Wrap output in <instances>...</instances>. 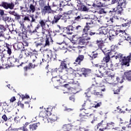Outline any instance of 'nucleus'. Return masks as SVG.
I'll list each match as a JSON object with an SVG mask.
<instances>
[{"label": "nucleus", "instance_id": "nucleus-1", "mask_svg": "<svg viewBox=\"0 0 131 131\" xmlns=\"http://www.w3.org/2000/svg\"><path fill=\"white\" fill-rule=\"evenodd\" d=\"M83 29L81 26L74 24L68 26L67 27H60L61 31L63 33L68 34V35H72L75 32L77 33L82 32V34H83Z\"/></svg>", "mask_w": 131, "mask_h": 131}, {"label": "nucleus", "instance_id": "nucleus-2", "mask_svg": "<svg viewBox=\"0 0 131 131\" xmlns=\"http://www.w3.org/2000/svg\"><path fill=\"white\" fill-rule=\"evenodd\" d=\"M97 83L94 81V83H92L90 88L86 90V92H90L91 94L98 97L102 98L103 96V93L102 92H105V88L102 89L99 86H97Z\"/></svg>", "mask_w": 131, "mask_h": 131}, {"label": "nucleus", "instance_id": "nucleus-3", "mask_svg": "<svg viewBox=\"0 0 131 131\" xmlns=\"http://www.w3.org/2000/svg\"><path fill=\"white\" fill-rule=\"evenodd\" d=\"M53 38H45V37H38L35 38L36 47L38 48L42 46V47H49L51 45L53 44Z\"/></svg>", "mask_w": 131, "mask_h": 131}, {"label": "nucleus", "instance_id": "nucleus-4", "mask_svg": "<svg viewBox=\"0 0 131 131\" xmlns=\"http://www.w3.org/2000/svg\"><path fill=\"white\" fill-rule=\"evenodd\" d=\"M122 56L123 55L122 54H115V55H112L111 57H115L116 59H119V60H122V63L124 66L129 67L130 66L129 63L130 62L131 53L127 57H122Z\"/></svg>", "mask_w": 131, "mask_h": 131}, {"label": "nucleus", "instance_id": "nucleus-5", "mask_svg": "<svg viewBox=\"0 0 131 131\" xmlns=\"http://www.w3.org/2000/svg\"><path fill=\"white\" fill-rule=\"evenodd\" d=\"M43 62L49 63L50 61H55L57 60V54L52 50H49L48 54L44 56L43 59H42Z\"/></svg>", "mask_w": 131, "mask_h": 131}, {"label": "nucleus", "instance_id": "nucleus-6", "mask_svg": "<svg viewBox=\"0 0 131 131\" xmlns=\"http://www.w3.org/2000/svg\"><path fill=\"white\" fill-rule=\"evenodd\" d=\"M48 22V20L41 19L38 21V24L35 27V29H34V30H32V29H31V28H29V29H28V31H29V32H30V33H35L37 32V30L39 29V28H42V29H45V27L47 25V23Z\"/></svg>", "mask_w": 131, "mask_h": 131}, {"label": "nucleus", "instance_id": "nucleus-7", "mask_svg": "<svg viewBox=\"0 0 131 131\" xmlns=\"http://www.w3.org/2000/svg\"><path fill=\"white\" fill-rule=\"evenodd\" d=\"M116 79L117 80V81L120 83H122L124 80L131 82V70L126 71L124 72L122 77H117Z\"/></svg>", "mask_w": 131, "mask_h": 131}, {"label": "nucleus", "instance_id": "nucleus-8", "mask_svg": "<svg viewBox=\"0 0 131 131\" xmlns=\"http://www.w3.org/2000/svg\"><path fill=\"white\" fill-rule=\"evenodd\" d=\"M126 6H122V5H117V7H116V9L114 8L113 9V11H111L112 12V14L114 15V17H116V19H118V17L117 15H122V13L123 12V9L126 8Z\"/></svg>", "mask_w": 131, "mask_h": 131}, {"label": "nucleus", "instance_id": "nucleus-9", "mask_svg": "<svg viewBox=\"0 0 131 131\" xmlns=\"http://www.w3.org/2000/svg\"><path fill=\"white\" fill-rule=\"evenodd\" d=\"M9 60L10 61V62L11 63V67H22V65L25 64L27 62H28V60H27L25 62H21V64H18L19 63V62H20V60H19V59H17V58H15L14 56H12L11 57H10L9 58Z\"/></svg>", "mask_w": 131, "mask_h": 131}, {"label": "nucleus", "instance_id": "nucleus-10", "mask_svg": "<svg viewBox=\"0 0 131 131\" xmlns=\"http://www.w3.org/2000/svg\"><path fill=\"white\" fill-rule=\"evenodd\" d=\"M91 40V37L88 36V33H84L82 34V37L80 38L79 40V45H86L89 43V40Z\"/></svg>", "mask_w": 131, "mask_h": 131}, {"label": "nucleus", "instance_id": "nucleus-11", "mask_svg": "<svg viewBox=\"0 0 131 131\" xmlns=\"http://www.w3.org/2000/svg\"><path fill=\"white\" fill-rule=\"evenodd\" d=\"M108 33V29L107 27H102L99 33V35H101L100 39L102 40H105L107 39V36H106Z\"/></svg>", "mask_w": 131, "mask_h": 131}, {"label": "nucleus", "instance_id": "nucleus-12", "mask_svg": "<svg viewBox=\"0 0 131 131\" xmlns=\"http://www.w3.org/2000/svg\"><path fill=\"white\" fill-rule=\"evenodd\" d=\"M0 7H2L6 10H13L15 7V4H14L13 2L7 3L2 2V4L0 5Z\"/></svg>", "mask_w": 131, "mask_h": 131}, {"label": "nucleus", "instance_id": "nucleus-13", "mask_svg": "<svg viewBox=\"0 0 131 131\" xmlns=\"http://www.w3.org/2000/svg\"><path fill=\"white\" fill-rule=\"evenodd\" d=\"M87 117H88V116L83 115V114H80V115L78 117L77 120H76V121L74 122V126H79L80 124V123L78 122V121L84 122L86 120Z\"/></svg>", "mask_w": 131, "mask_h": 131}, {"label": "nucleus", "instance_id": "nucleus-14", "mask_svg": "<svg viewBox=\"0 0 131 131\" xmlns=\"http://www.w3.org/2000/svg\"><path fill=\"white\" fill-rule=\"evenodd\" d=\"M41 63L42 62L40 60L36 61V63L34 64H33L32 63H29L28 66L24 67V71H25V72H27L29 70L34 69L35 67L40 66Z\"/></svg>", "mask_w": 131, "mask_h": 131}, {"label": "nucleus", "instance_id": "nucleus-15", "mask_svg": "<svg viewBox=\"0 0 131 131\" xmlns=\"http://www.w3.org/2000/svg\"><path fill=\"white\" fill-rule=\"evenodd\" d=\"M62 70L61 68H56L52 70L51 74L53 76V79L56 78L57 76L61 77V73L62 72Z\"/></svg>", "mask_w": 131, "mask_h": 131}, {"label": "nucleus", "instance_id": "nucleus-16", "mask_svg": "<svg viewBox=\"0 0 131 131\" xmlns=\"http://www.w3.org/2000/svg\"><path fill=\"white\" fill-rule=\"evenodd\" d=\"M93 25H94V21L91 19L89 20L86 23V25L84 26V29H83V33H88V31L93 27Z\"/></svg>", "mask_w": 131, "mask_h": 131}, {"label": "nucleus", "instance_id": "nucleus-17", "mask_svg": "<svg viewBox=\"0 0 131 131\" xmlns=\"http://www.w3.org/2000/svg\"><path fill=\"white\" fill-rule=\"evenodd\" d=\"M52 110L50 108H47L46 112L41 111L39 113V117L45 118L46 116H50L52 115Z\"/></svg>", "mask_w": 131, "mask_h": 131}, {"label": "nucleus", "instance_id": "nucleus-18", "mask_svg": "<svg viewBox=\"0 0 131 131\" xmlns=\"http://www.w3.org/2000/svg\"><path fill=\"white\" fill-rule=\"evenodd\" d=\"M41 34H42V37H40V38H52V37L51 36L50 31H49L48 29H42Z\"/></svg>", "mask_w": 131, "mask_h": 131}, {"label": "nucleus", "instance_id": "nucleus-19", "mask_svg": "<svg viewBox=\"0 0 131 131\" xmlns=\"http://www.w3.org/2000/svg\"><path fill=\"white\" fill-rule=\"evenodd\" d=\"M70 64V61L69 60L65 59L61 61V64H60V68L61 70H64L69 69L68 66Z\"/></svg>", "mask_w": 131, "mask_h": 131}, {"label": "nucleus", "instance_id": "nucleus-20", "mask_svg": "<svg viewBox=\"0 0 131 131\" xmlns=\"http://www.w3.org/2000/svg\"><path fill=\"white\" fill-rule=\"evenodd\" d=\"M30 16H32L31 15H23V16L24 17V18L22 19V20L19 21V24H20V26H21L22 28H24L25 26H24V23L26 21H30Z\"/></svg>", "mask_w": 131, "mask_h": 131}, {"label": "nucleus", "instance_id": "nucleus-21", "mask_svg": "<svg viewBox=\"0 0 131 131\" xmlns=\"http://www.w3.org/2000/svg\"><path fill=\"white\" fill-rule=\"evenodd\" d=\"M106 67H103L102 66L100 67V68H99V72L100 73V75L98 76L99 77L102 78V77H103L104 75H107L108 72H107Z\"/></svg>", "mask_w": 131, "mask_h": 131}, {"label": "nucleus", "instance_id": "nucleus-22", "mask_svg": "<svg viewBox=\"0 0 131 131\" xmlns=\"http://www.w3.org/2000/svg\"><path fill=\"white\" fill-rule=\"evenodd\" d=\"M117 3V6H122L126 5V0H112L111 4L114 5Z\"/></svg>", "mask_w": 131, "mask_h": 131}, {"label": "nucleus", "instance_id": "nucleus-23", "mask_svg": "<svg viewBox=\"0 0 131 131\" xmlns=\"http://www.w3.org/2000/svg\"><path fill=\"white\" fill-rule=\"evenodd\" d=\"M105 39H101V40H96V45L98 46V48H99V49L103 50V49H104V41H105Z\"/></svg>", "mask_w": 131, "mask_h": 131}, {"label": "nucleus", "instance_id": "nucleus-24", "mask_svg": "<svg viewBox=\"0 0 131 131\" xmlns=\"http://www.w3.org/2000/svg\"><path fill=\"white\" fill-rule=\"evenodd\" d=\"M117 34L120 37L122 38V39H120V42H123V41L126 39V36L124 35H127V34L124 30H119L118 31Z\"/></svg>", "mask_w": 131, "mask_h": 131}, {"label": "nucleus", "instance_id": "nucleus-25", "mask_svg": "<svg viewBox=\"0 0 131 131\" xmlns=\"http://www.w3.org/2000/svg\"><path fill=\"white\" fill-rule=\"evenodd\" d=\"M59 77H60V79H56V81H57V82H58L59 85H62V84L66 83V80L68 79L66 75H63V76H59Z\"/></svg>", "mask_w": 131, "mask_h": 131}, {"label": "nucleus", "instance_id": "nucleus-26", "mask_svg": "<svg viewBox=\"0 0 131 131\" xmlns=\"http://www.w3.org/2000/svg\"><path fill=\"white\" fill-rule=\"evenodd\" d=\"M57 16H60V19L63 20V22L66 23L68 19L69 18V16L65 12H63L62 14L59 13V14L56 15Z\"/></svg>", "mask_w": 131, "mask_h": 131}, {"label": "nucleus", "instance_id": "nucleus-27", "mask_svg": "<svg viewBox=\"0 0 131 131\" xmlns=\"http://www.w3.org/2000/svg\"><path fill=\"white\" fill-rule=\"evenodd\" d=\"M81 73L82 75H84V77H87L91 75V70L90 69L82 68Z\"/></svg>", "mask_w": 131, "mask_h": 131}, {"label": "nucleus", "instance_id": "nucleus-28", "mask_svg": "<svg viewBox=\"0 0 131 131\" xmlns=\"http://www.w3.org/2000/svg\"><path fill=\"white\" fill-rule=\"evenodd\" d=\"M77 10L80 12H88L89 9L87 7L83 4H80L77 5Z\"/></svg>", "mask_w": 131, "mask_h": 131}, {"label": "nucleus", "instance_id": "nucleus-29", "mask_svg": "<svg viewBox=\"0 0 131 131\" xmlns=\"http://www.w3.org/2000/svg\"><path fill=\"white\" fill-rule=\"evenodd\" d=\"M114 79H115L114 76L108 75L107 78H105V81L107 83L112 84L114 82Z\"/></svg>", "mask_w": 131, "mask_h": 131}, {"label": "nucleus", "instance_id": "nucleus-30", "mask_svg": "<svg viewBox=\"0 0 131 131\" xmlns=\"http://www.w3.org/2000/svg\"><path fill=\"white\" fill-rule=\"evenodd\" d=\"M42 9V12L44 14L46 13H52V9H51V7L50 6H43Z\"/></svg>", "mask_w": 131, "mask_h": 131}, {"label": "nucleus", "instance_id": "nucleus-31", "mask_svg": "<svg viewBox=\"0 0 131 131\" xmlns=\"http://www.w3.org/2000/svg\"><path fill=\"white\" fill-rule=\"evenodd\" d=\"M92 6L94 8H101L105 7V4L102 3L101 2L97 1L96 4L94 3L93 4Z\"/></svg>", "mask_w": 131, "mask_h": 131}, {"label": "nucleus", "instance_id": "nucleus-32", "mask_svg": "<svg viewBox=\"0 0 131 131\" xmlns=\"http://www.w3.org/2000/svg\"><path fill=\"white\" fill-rule=\"evenodd\" d=\"M120 90L121 88H118L117 86L114 88V94L118 95V99H120Z\"/></svg>", "mask_w": 131, "mask_h": 131}, {"label": "nucleus", "instance_id": "nucleus-33", "mask_svg": "<svg viewBox=\"0 0 131 131\" xmlns=\"http://www.w3.org/2000/svg\"><path fill=\"white\" fill-rule=\"evenodd\" d=\"M5 47L6 48V49H5L4 51H7V54L11 55L12 54L11 49L12 48L11 45L7 43H6V46H5Z\"/></svg>", "mask_w": 131, "mask_h": 131}, {"label": "nucleus", "instance_id": "nucleus-34", "mask_svg": "<svg viewBox=\"0 0 131 131\" xmlns=\"http://www.w3.org/2000/svg\"><path fill=\"white\" fill-rule=\"evenodd\" d=\"M113 67V64L112 62H109L108 64L107 63H103V64H101V65H99V64H94V67L96 68H100L101 67Z\"/></svg>", "mask_w": 131, "mask_h": 131}, {"label": "nucleus", "instance_id": "nucleus-35", "mask_svg": "<svg viewBox=\"0 0 131 131\" xmlns=\"http://www.w3.org/2000/svg\"><path fill=\"white\" fill-rule=\"evenodd\" d=\"M84 56L83 55H79L77 58H76V60L75 61L76 63H78V64L80 65V63L84 60Z\"/></svg>", "mask_w": 131, "mask_h": 131}, {"label": "nucleus", "instance_id": "nucleus-36", "mask_svg": "<svg viewBox=\"0 0 131 131\" xmlns=\"http://www.w3.org/2000/svg\"><path fill=\"white\" fill-rule=\"evenodd\" d=\"M118 35V33L115 31H111L109 32V39L111 40L114 38V37Z\"/></svg>", "mask_w": 131, "mask_h": 131}, {"label": "nucleus", "instance_id": "nucleus-37", "mask_svg": "<svg viewBox=\"0 0 131 131\" xmlns=\"http://www.w3.org/2000/svg\"><path fill=\"white\" fill-rule=\"evenodd\" d=\"M39 123H35L34 124H30V129L31 131H34L36 130L37 127H38V126L39 125Z\"/></svg>", "mask_w": 131, "mask_h": 131}, {"label": "nucleus", "instance_id": "nucleus-38", "mask_svg": "<svg viewBox=\"0 0 131 131\" xmlns=\"http://www.w3.org/2000/svg\"><path fill=\"white\" fill-rule=\"evenodd\" d=\"M58 118L57 116V115H53L52 116L48 118V120L50 121V122L53 123L54 122H55V121H57Z\"/></svg>", "mask_w": 131, "mask_h": 131}, {"label": "nucleus", "instance_id": "nucleus-39", "mask_svg": "<svg viewBox=\"0 0 131 131\" xmlns=\"http://www.w3.org/2000/svg\"><path fill=\"white\" fill-rule=\"evenodd\" d=\"M62 129L64 131H70L72 129V125L70 124H64L62 126Z\"/></svg>", "mask_w": 131, "mask_h": 131}, {"label": "nucleus", "instance_id": "nucleus-40", "mask_svg": "<svg viewBox=\"0 0 131 131\" xmlns=\"http://www.w3.org/2000/svg\"><path fill=\"white\" fill-rule=\"evenodd\" d=\"M79 74H69L68 76H67V79L68 80H73Z\"/></svg>", "mask_w": 131, "mask_h": 131}, {"label": "nucleus", "instance_id": "nucleus-41", "mask_svg": "<svg viewBox=\"0 0 131 131\" xmlns=\"http://www.w3.org/2000/svg\"><path fill=\"white\" fill-rule=\"evenodd\" d=\"M60 19V16L55 15L54 17L53 18V21H51L52 24H55L58 23V21Z\"/></svg>", "mask_w": 131, "mask_h": 131}, {"label": "nucleus", "instance_id": "nucleus-42", "mask_svg": "<svg viewBox=\"0 0 131 131\" xmlns=\"http://www.w3.org/2000/svg\"><path fill=\"white\" fill-rule=\"evenodd\" d=\"M110 56L108 55L105 56L104 57H103V60H102V63L105 62L104 63H107L110 62Z\"/></svg>", "mask_w": 131, "mask_h": 131}, {"label": "nucleus", "instance_id": "nucleus-43", "mask_svg": "<svg viewBox=\"0 0 131 131\" xmlns=\"http://www.w3.org/2000/svg\"><path fill=\"white\" fill-rule=\"evenodd\" d=\"M91 101H89L88 100H86V101H84V103L82 104V110H84L85 107H88L89 105H90V102Z\"/></svg>", "mask_w": 131, "mask_h": 131}, {"label": "nucleus", "instance_id": "nucleus-44", "mask_svg": "<svg viewBox=\"0 0 131 131\" xmlns=\"http://www.w3.org/2000/svg\"><path fill=\"white\" fill-rule=\"evenodd\" d=\"M27 12H32V13H33L34 12H35V6L33 4H30V10H28Z\"/></svg>", "mask_w": 131, "mask_h": 131}, {"label": "nucleus", "instance_id": "nucleus-45", "mask_svg": "<svg viewBox=\"0 0 131 131\" xmlns=\"http://www.w3.org/2000/svg\"><path fill=\"white\" fill-rule=\"evenodd\" d=\"M64 70H66V71L68 72V74H76L75 73V70L72 68L64 69Z\"/></svg>", "mask_w": 131, "mask_h": 131}, {"label": "nucleus", "instance_id": "nucleus-46", "mask_svg": "<svg viewBox=\"0 0 131 131\" xmlns=\"http://www.w3.org/2000/svg\"><path fill=\"white\" fill-rule=\"evenodd\" d=\"M27 33L26 31H23L21 33H19V36H21L22 37V39H25L27 37Z\"/></svg>", "mask_w": 131, "mask_h": 131}, {"label": "nucleus", "instance_id": "nucleus-47", "mask_svg": "<svg viewBox=\"0 0 131 131\" xmlns=\"http://www.w3.org/2000/svg\"><path fill=\"white\" fill-rule=\"evenodd\" d=\"M98 55H99V54H98V53H96L95 52H93L92 54H91V55H90V57H91L92 60H94L95 58L98 57Z\"/></svg>", "mask_w": 131, "mask_h": 131}, {"label": "nucleus", "instance_id": "nucleus-48", "mask_svg": "<svg viewBox=\"0 0 131 131\" xmlns=\"http://www.w3.org/2000/svg\"><path fill=\"white\" fill-rule=\"evenodd\" d=\"M115 17H116V16H114V17L107 19V24L109 25H112L114 23V18Z\"/></svg>", "mask_w": 131, "mask_h": 131}, {"label": "nucleus", "instance_id": "nucleus-49", "mask_svg": "<svg viewBox=\"0 0 131 131\" xmlns=\"http://www.w3.org/2000/svg\"><path fill=\"white\" fill-rule=\"evenodd\" d=\"M4 31H1L0 32V37H4L6 39H9L11 37H10L9 34H7V37L5 36V34L4 33Z\"/></svg>", "mask_w": 131, "mask_h": 131}, {"label": "nucleus", "instance_id": "nucleus-50", "mask_svg": "<svg viewBox=\"0 0 131 131\" xmlns=\"http://www.w3.org/2000/svg\"><path fill=\"white\" fill-rule=\"evenodd\" d=\"M7 26L8 27L7 25H0V30L3 32L7 31Z\"/></svg>", "mask_w": 131, "mask_h": 131}, {"label": "nucleus", "instance_id": "nucleus-51", "mask_svg": "<svg viewBox=\"0 0 131 131\" xmlns=\"http://www.w3.org/2000/svg\"><path fill=\"white\" fill-rule=\"evenodd\" d=\"M81 19H82V15L80 14L79 15H78L77 16L75 17L74 21L76 22H78L81 20Z\"/></svg>", "mask_w": 131, "mask_h": 131}, {"label": "nucleus", "instance_id": "nucleus-52", "mask_svg": "<svg viewBox=\"0 0 131 131\" xmlns=\"http://www.w3.org/2000/svg\"><path fill=\"white\" fill-rule=\"evenodd\" d=\"M38 5L41 8L47 6H45V1L44 0H39V1H38Z\"/></svg>", "mask_w": 131, "mask_h": 131}, {"label": "nucleus", "instance_id": "nucleus-53", "mask_svg": "<svg viewBox=\"0 0 131 131\" xmlns=\"http://www.w3.org/2000/svg\"><path fill=\"white\" fill-rule=\"evenodd\" d=\"M88 35L90 36H93L95 35H99V33L94 32L93 30H90V32L88 31Z\"/></svg>", "mask_w": 131, "mask_h": 131}, {"label": "nucleus", "instance_id": "nucleus-54", "mask_svg": "<svg viewBox=\"0 0 131 131\" xmlns=\"http://www.w3.org/2000/svg\"><path fill=\"white\" fill-rule=\"evenodd\" d=\"M105 124H106V122H104V120H102L100 123H99L98 124H97V129H99V127L104 125Z\"/></svg>", "mask_w": 131, "mask_h": 131}, {"label": "nucleus", "instance_id": "nucleus-55", "mask_svg": "<svg viewBox=\"0 0 131 131\" xmlns=\"http://www.w3.org/2000/svg\"><path fill=\"white\" fill-rule=\"evenodd\" d=\"M61 3V1L59 0L55 1L53 3V7H58L59 6V4Z\"/></svg>", "mask_w": 131, "mask_h": 131}, {"label": "nucleus", "instance_id": "nucleus-56", "mask_svg": "<svg viewBox=\"0 0 131 131\" xmlns=\"http://www.w3.org/2000/svg\"><path fill=\"white\" fill-rule=\"evenodd\" d=\"M2 20H3V21H5V22H11V18L9 17V16H6L5 17L2 18Z\"/></svg>", "mask_w": 131, "mask_h": 131}, {"label": "nucleus", "instance_id": "nucleus-57", "mask_svg": "<svg viewBox=\"0 0 131 131\" xmlns=\"http://www.w3.org/2000/svg\"><path fill=\"white\" fill-rule=\"evenodd\" d=\"M29 16H30V17L31 18V19H32L31 20H30V21H29V22H30L31 23H36V19H37V18H35L34 17V15H29Z\"/></svg>", "mask_w": 131, "mask_h": 131}, {"label": "nucleus", "instance_id": "nucleus-58", "mask_svg": "<svg viewBox=\"0 0 131 131\" xmlns=\"http://www.w3.org/2000/svg\"><path fill=\"white\" fill-rule=\"evenodd\" d=\"M96 12L100 14L105 13V11H104V9H103V8H100V9L96 11Z\"/></svg>", "mask_w": 131, "mask_h": 131}, {"label": "nucleus", "instance_id": "nucleus-59", "mask_svg": "<svg viewBox=\"0 0 131 131\" xmlns=\"http://www.w3.org/2000/svg\"><path fill=\"white\" fill-rule=\"evenodd\" d=\"M115 54V52L113 50H112L110 52H107V53H106V54H105V56H108L109 57H111L112 56V55Z\"/></svg>", "mask_w": 131, "mask_h": 131}, {"label": "nucleus", "instance_id": "nucleus-60", "mask_svg": "<svg viewBox=\"0 0 131 131\" xmlns=\"http://www.w3.org/2000/svg\"><path fill=\"white\" fill-rule=\"evenodd\" d=\"M29 124H30V123L29 122H26L25 125H24L23 127L22 128V130L23 131H28V129L26 128V126H27Z\"/></svg>", "mask_w": 131, "mask_h": 131}, {"label": "nucleus", "instance_id": "nucleus-61", "mask_svg": "<svg viewBox=\"0 0 131 131\" xmlns=\"http://www.w3.org/2000/svg\"><path fill=\"white\" fill-rule=\"evenodd\" d=\"M76 1H77L78 5H83V3H87L89 2L88 1H84L82 0H76Z\"/></svg>", "mask_w": 131, "mask_h": 131}, {"label": "nucleus", "instance_id": "nucleus-62", "mask_svg": "<svg viewBox=\"0 0 131 131\" xmlns=\"http://www.w3.org/2000/svg\"><path fill=\"white\" fill-rule=\"evenodd\" d=\"M91 91H86L85 93H84V94H85V97L87 98H91Z\"/></svg>", "mask_w": 131, "mask_h": 131}, {"label": "nucleus", "instance_id": "nucleus-63", "mask_svg": "<svg viewBox=\"0 0 131 131\" xmlns=\"http://www.w3.org/2000/svg\"><path fill=\"white\" fill-rule=\"evenodd\" d=\"M14 16H15V20H18V21H19V20L20 19L21 17V15H19V14H15V15H14Z\"/></svg>", "mask_w": 131, "mask_h": 131}, {"label": "nucleus", "instance_id": "nucleus-64", "mask_svg": "<svg viewBox=\"0 0 131 131\" xmlns=\"http://www.w3.org/2000/svg\"><path fill=\"white\" fill-rule=\"evenodd\" d=\"M22 44L24 46L28 47L29 46V43L27 40H25L23 41Z\"/></svg>", "mask_w": 131, "mask_h": 131}]
</instances>
